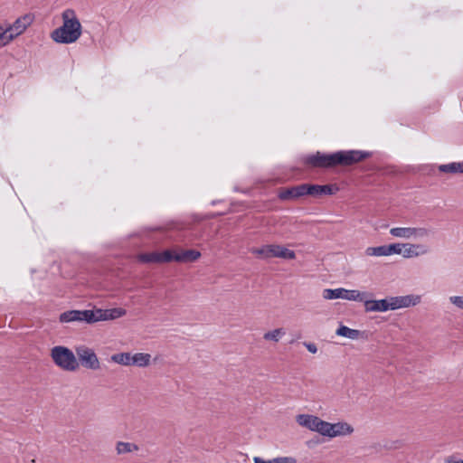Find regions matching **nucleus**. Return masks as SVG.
Returning <instances> with one entry per match:
<instances>
[{
  "mask_svg": "<svg viewBox=\"0 0 463 463\" xmlns=\"http://www.w3.org/2000/svg\"><path fill=\"white\" fill-rule=\"evenodd\" d=\"M430 230L425 227H393L390 230L391 235L406 240L424 239L430 236Z\"/></svg>",
  "mask_w": 463,
  "mask_h": 463,
  "instance_id": "obj_5",
  "label": "nucleus"
},
{
  "mask_svg": "<svg viewBox=\"0 0 463 463\" xmlns=\"http://www.w3.org/2000/svg\"><path fill=\"white\" fill-rule=\"evenodd\" d=\"M371 155L370 152L363 150H340L332 154L317 152L316 154L306 156L303 158V162L305 165L312 167L348 166L368 158Z\"/></svg>",
  "mask_w": 463,
  "mask_h": 463,
  "instance_id": "obj_1",
  "label": "nucleus"
},
{
  "mask_svg": "<svg viewBox=\"0 0 463 463\" xmlns=\"http://www.w3.org/2000/svg\"><path fill=\"white\" fill-rule=\"evenodd\" d=\"M445 463H463V459L455 457H449L445 459Z\"/></svg>",
  "mask_w": 463,
  "mask_h": 463,
  "instance_id": "obj_37",
  "label": "nucleus"
},
{
  "mask_svg": "<svg viewBox=\"0 0 463 463\" xmlns=\"http://www.w3.org/2000/svg\"><path fill=\"white\" fill-rule=\"evenodd\" d=\"M322 187V191H321V194H333V189L330 185H321Z\"/></svg>",
  "mask_w": 463,
  "mask_h": 463,
  "instance_id": "obj_36",
  "label": "nucleus"
},
{
  "mask_svg": "<svg viewBox=\"0 0 463 463\" xmlns=\"http://www.w3.org/2000/svg\"><path fill=\"white\" fill-rule=\"evenodd\" d=\"M418 248L419 247L414 246V244L404 243L403 250H402V257L406 258V259L417 257V252L415 251V249H418Z\"/></svg>",
  "mask_w": 463,
  "mask_h": 463,
  "instance_id": "obj_27",
  "label": "nucleus"
},
{
  "mask_svg": "<svg viewBox=\"0 0 463 463\" xmlns=\"http://www.w3.org/2000/svg\"><path fill=\"white\" fill-rule=\"evenodd\" d=\"M76 354L81 365L87 369L98 370L100 367L99 361L95 352L87 346L81 345L76 348Z\"/></svg>",
  "mask_w": 463,
  "mask_h": 463,
  "instance_id": "obj_8",
  "label": "nucleus"
},
{
  "mask_svg": "<svg viewBox=\"0 0 463 463\" xmlns=\"http://www.w3.org/2000/svg\"><path fill=\"white\" fill-rule=\"evenodd\" d=\"M404 243H392L387 245L388 256L392 254H402Z\"/></svg>",
  "mask_w": 463,
  "mask_h": 463,
  "instance_id": "obj_29",
  "label": "nucleus"
},
{
  "mask_svg": "<svg viewBox=\"0 0 463 463\" xmlns=\"http://www.w3.org/2000/svg\"><path fill=\"white\" fill-rule=\"evenodd\" d=\"M364 291H359L356 289H345L343 288H326L323 291V298L325 299H345L350 301H357L361 302L364 300Z\"/></svg>",
  "mask_w": 463,
  "mask_h": 463,
  "instance_id": "obj_4",
  "label": "nucleus"
},
{
  "mask_svg": "<svg viewBox=\"0 0 463 463\" xmlns=\"http://www.w3.org/2000/svg\"><path fill=\"white\" fill-rule=\"evenodd\" d=\"M151 355L145 353H136L131 354V365L145 367L149 364Z\"/></svg>",
  "mask_w": 463,
  "mask_h": 463,
  "instance_id": "obj_18",
  "label": "nucleus"
},
{
  "mask_svg": "<svg viewBox=\"0 0 463 463\" xmlns=\"http://www.w3.org/2000/svg\"><path fill=\"white\" fill-rule=\"evenodd\" d=\"M367 256L382 257L388 256L387 245H381L377 247H368L365 250Z\"/></svg>",
  "mask_w": 463,
  "mask_h": 463,
  "instance_id": "obj_22",
  "label": "nucleus"
},
{
  "mask_svg": "<svg viewBox=\"0 0 463 463\" xmlns=\"http://www.w3.org/2000/svg\"><path fill=\"white\" fill-rule=\"evenodd\" d=\"M414 246L420 247V249H415V251L417 252V257L420 255H425L429 252V249L423 244H414Z\"/></svg>",
  "mask_w": 463,
  "mask_h": 463,
  "instance_id": "obj_34",
  "label": "nucleus"
},
{
  "mask_svg": "<svg viewBox=\"0 0 463 463\" xmlns=\"http://www.w3.org/2000/svg\"><path fill=\"white\" fill-rule=\"evenodd\" d=\"M273 463H297L296 458L292 457H278L272 458Z\"/></svg>",
  "mask_w": 463,
  "mask_h": 463,
  "instance_id": "obj_31",
  "label": "nucleus"
},
{
  "mask_svg": "<svg viewBox=\"0 0 463 463\" xmlns=\"http://www.w3.org/2000/svg\"><path fill=\"white\" fill-rule=\"evenodd\" d=\"M138 449V447L130 442L118 441L116 444V450L118 455L130 453Z\"/></svg>",
  "mask_w": 463,
  "mask_h": 463,
  "instance_id": "obj_20",
  "label": "nucleus"
},
{
  "mask_svg": "<svg viewBox=\"0 0 463 463\" xmlns=\"http://www.w3.org/2000/svg\"><path fill=\"white\" fill-rule=\"evenodd\" d=\"M15 39L6 25L0 24V47L8 45Z\"/></svg>",
  "mask_w": 463,
  "mask_h": 463,
  "instance_id": "obj_19",
  "label": "nucleus"
},
{
  "mask_svg": "<svg viewBox=\"0 0 463 463\" xmlns=\"http://www.w3.org/2000/svg\"><path fill=\"white\" fill-rule=\"evenodd\" d=\"M270 250H271V244L264 245L260 248L250 249V252L252 254L256 255L258 258L265 259V260L270 258Z\"/></svg>",
  "mask_w": 463,
  "mask_h": 463,
  "instance_id": "obj_23",
  "label": "nucleus"
},
{
  "mask_svg": "<svg viewBox=\"0 0 463 463\" xmlns=\"http://www.w3.org/2000/svg\"><path fill=\"white\" fill-rule=\"evenodd\" d=\"M254 463H273V462H272V459H269V460H264V459H262L261 458L255 457V458H254Z\"/></svg>",
  "mask_w": 463,
  "mask_h": 463,
  "instance_id": "obj_38",
  "label": "nucleus"
},
{
  "mask_svg": "<svg viewBox=\"0 0 463 463\" xmlns=\"http://www.w3.org/2000/svg\"><path fill=\"white\" fill-rule=\"evenodd\" d=\"M304 345L312 354H316L317 352V345L314 343L305 342Z\"/></svg>",
  "mask_w": 463,
  "mask_h": 463,
  "instance_id": "obj_35",
  "label": "nucleus"
},
{
  "mask_svg": "<svg viewBox=\"0 0 463 463\" xmlns=\"http://www.w3.org/2000/svg\"><path fill=\"white\" fill-rule=\"evenodd\" d=\"M305 195V184L281 190L278 196L280 200L286 201L297 199Z\"/></svg>",
  "mask_w": 463,
  "mask_h": 463,
  "instance_id": "obj_14",
  "label": "nucleus"
},
{
  "mask_svg": "<svg viewBox=\"0 0 463 463\" xmlns=\"http://www.w3.org/2000/svg\"><path fill=\"white\" fill-rule=\"evenodd\" d=\"M177 255V252L173 251L171 250H165L163 252H158L159 256V263L162 262H171L175 261V256Z\"/></svg>",
  "mask_w": 463,
  "mask_h": 463,
  "instance_id": "obj_26",
  "label": "nucleus"
},
{
  "mask_svg": "<svg viewBox=\"0 0 463 463\" xmlns=\"http://www.w3.org/2000/svg\"><path fill=\"white\" fill-rule=\"evenodd\" d=\"M392 299L393 310H397L400 308L417 306L420 303L421 297L420 295L411 294L405 296L392 297Z\"/></svg>",
  "mask_w": 463,
  "mask_h": 463,
  "instance_id": "obj_13",
  "label": "nucleus"
},
{
  "mask_svg": "<svg viewBox=\"0 0 463 463\" xmlns=\"http://www.w3.org/2000/svg\"><path fill=\"white\" fill-rule=\"evenodd\" d=\"M200 257V251L196 250H185L177 252L175 258L176 262L189 263L196 261Z\"/></svg>",
  "mask_w": 463,
  "mask_h": 463,
  "instance_id": "obj_15",
  "label": "nucleus"
},
{
  "mask_svg": "<svg viewBox=\"0 0 463 463\" xmlns=\"http://www.w3.org/2000/svg\"><path fill=\"white\" fill-rule=\"evenodd\" d=\"M336 335L346 337L348 339L355 340L361 336L362 332L357 329L350 328L346 326H340L336 330Z\"/></svg>",
  "mask_w": 463,
  "mask_h": 463,
  "instance_id": "obj_17",
  "label": "nucleus"
},
{
  "mask_svg": "<svg viewBox=\"0 0 463 463\" xmlns=\"http://www.w3.org/2000/svg\"><path fill=\"white\" fill-rule=\"evenodd\" d=\"M111 361L116 364H121V365H126V366L131 365V354L130 353L114 354L111 356Z\"/></svg>",
  "mask_w": 463,
  "mask_h": 463,
  "instance_id": "obj_21",
  "label": "nucleus"
},
{
  "mask_svg": "<svg viewBox=\"0 0 463 463\" xmlns=\"http://www.w3.org/2000/svg\"><path fill=\"white\" fill-rule=\"evenodd\" d=\"M159 256L158 252H147V253H142L138 255V260L143 263H159L158 261Z\"/></svg>",
  "mask_w": 463,
  "mask_h": 463,
  "instance_id": "obj_24",
  "label": "nucleus"
},
{
  "mask_svg": "<svg viewBox=\"0 0 463 463\" xmlns=\"http://www.w3.org/2000/svg\"><path fill=\"white\" fill-rule=\"evenodd\" d=\"M296 421L299 426L321 435L325 420L312 414H298L296 416Z\"/></svg>",
  "mask_w": 463,
  "mask_h": 463,
  "instance_id": "obj_10",
  "label": "nucleus"
},
{
  "mask_svg": "<svg viewBox=\"0 0 463 463\" xmlns=\"http://www.w3.org/2000/svg\"><path fill=\"white\" fill-rule=\"evenodd\" d=\"M62 25L53 30L52 39L58 43H75L81 35V24L73 9L68 8L61 13Z\"/></svg>",
  "mask_w": 463,
  "mask_h": 463,
  "instance_id": "obj_2",
  "label": "nucleus"
},
{
  "mask_svg": "<svg viewBox=\"0 0 463 463\" xmlns=\"http://www.w3.org/2000/svg\"><path fill=\"white\" fill-rule=\"evenodd\" d=\"M449 301L460 309H463V297L452 296L449 298Z\"/></svg>",
  "mask_w": 463,
  "mask_h": 463,
  "instance_id": "obj_32",
  "label": "nucleus"
},
{
  "mask_svg": "<svg viewBox=\"0 0 463 463\" xmlns=\"http://www.w3.org/2000/svg\"><path fill=\"white\" fill-rule=\"evenodd\" d=\"M285 335V331L283 328H277L272 331H269L264 334L265 340H271L274 342H278L282 335Z\"/></svg>",
  "mask_w": 463,
  "mask_h": 463,
  "instance_id": "obj_25",
  "label": "nucleus"
},
{
  "mask_svg": "<svg viewBox=\"0 0 463 463\" xmlns=\"http://www.w3.org/2000/svg\"><path fill=\"white\" fill-rule=\"evenodd\" d=\"M34 15L31 13L18 17L13 24H7V28L14 38L21 35L33 22Z\"/></svg>",
  "mask_w": 463,
  "mask_h": 463,
  "instance_id": "obj_11",
  "label": "nucleus"
},
{
  "mask_svg": "<svg viewBox=\"0 0 463 463\" xmlns=\"http://www.w3.org/2000/svg\"><path fill=\"white\" fill-rule=\"evenodd\" d=\"M354 432V428L347 422L339 421L336 423H330L324 421L323 431L321 435L330 439L350 435Z\"/></svg>",
  "mask_w": 463,
  "mask_h": 463,
  "instance_id": "obj_7",
  "label": "nucleus"
},
{
  "mask_svg": "<svg viewBox=\"0 0 463 463\" xmlns=\"http://www.w3.org/2000/svg\"><path fill=\"white\" fill-rule=\"evenodd\" d=\"M279 258L284 260H294L296 258V253L294 250H289L284 246H281Z\"/></svg>",
  "mask_w": 463,
  "mask_h": 463,
  "instance_id": "obj_30",
  "label": "nucleus"
},
{
  "mask_svg": "<svg viewBox=\"0 0 463 463\" xmlns=\"http://www.w3.org/2000/svg\"><path fill=\"white\" fill-rule=\"evenodd\" d=\"M364 300H361V302L364 303L365 312H387L393 310L392 297L373 300L370 298L373 296L372 293L367 291H364Z\"/></svg>",
  "mask_w": 463,
  "mask_h": 463,
  "instance_id": "obj_6",
  "label": "nucleus"
},
{
  "mask_svg": "<svg viewBox=\"0 0 463 463\" xmlns=\"http://www.w3.org/2000/svg\"><path fill=\"white\" fill-rule=\"evenodd\" d=\"M61 323H70L75 321H84L89 324L93 323V310H69L60 315Z\"/></svg>",
  "mask_w": 463,
  "mask_h": 463,
  "instance_id": "obj_9",
  "label": "nucleus"
},
{
  "mask_svg": "<svg viewBox=\"0 0 463 463\" xmlns=\"http://www.w3.org/2000/svg\"><path fill=\"white\" fill-rule=\"evenodd\" d=\"M126 313L127 311L121 307H115L109 309H96L93 310V323L119 318L125 316Z\"/></svg>",
  "mask_w": 463,
  "mask_h": 463,
  "instance_id": "obj_12",
  "label": "nucleus"
},
{
  "mask_svg": "<svg viewBox=\"0 0 463 463\" xmlns=\"http://www.w3.org/2000/svg\"><path fill=\"white\" fill-rule=\"evenodd\" d=\"M51 357L61 369L74 372L79 368V362L74 353L68 347L57 345L52 348Z\"/></svg>",
  "mask_w": 463,
  "mask_h": 463,
  "instance_id": "obj_3",
  "label": "nucleus"
},
{
  "mask_svg": "<svg viewBox=\"0 0 463 463\" xmlns=\"http://www.w3.org/2000/svg\"><path fill=\"white\" fill-rule=\"evenodd\" d=\"M438 168L440 172L446 174H463V161L439 165Z\"/></svg>",
  "mask_w": 463,
  "mask_h": 463,
  "instance_id": "obj_16",
  "label": "nucleus"
},
{
  "mask_svg": "<svg viewBox=\"0 0 463 463\" xmlns=\"http://www.w3.org/2000/svg\"><path fill=\"white\" fill-rule=\"evenodd\" d=\"M282 245L271 244L270 258H279V250Z\"/></svg>",
  "mask_w": 463,
  "mask_h": 463,
  "instance_id": "obj_33",
  "label": "nucleus"
},
{
  "mask_svg": "<svg viewBox=\"0 0 463 463\" xmlns=\"http://www.w3.org/2000/svg\"><path fill=\"white\" fill-rule=\"evenodd\" d=\"M322 187L320 184H305V195L318 196L321 194Z\"/></svg>",
  "mask_w": 463,
  "mask_h": 463,
  "instance_id": "obj_28",
  "label": "nucleus"
}]
</instances>
